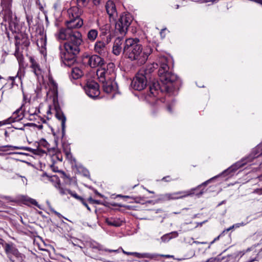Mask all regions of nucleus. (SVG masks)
<instances>
[{"label": "nucleus", "mask_w": 262, "mask_h": 262, "mask_svg": "<svg viewBox=\"0 0 262 262\" xmlns=\"http://www.w3.org/2000/svg\"><path fill=\"white\" fill-rule=\"evenodd\" d=\"M66 25L67 28L60 29L56 36L59 39L67 40L59 46V49L62 63L70 67L76 63V55L79 53V46L82 42L81 33L72 29L81 27L83 21L80 17L69 19L66 21Z\"/></svg>", "instance_id": "f257e3e1"}, {"label": "nucleus", "mask_w": 262, "mask_h": 262, "mask_svg": "<svg viewBox=\"0 0 262 262\" xmlns=\"http://www.w3.org/2000/svg\"><path fill=\"white\" fill-rule=\"evenodd\" d=\"M170 60V58L165 56L159 57L157 64L159 66L158 75L162 85L156 81H153L149 85V96L157 97L162 102H164V99L158 97L164 92L168 93L173 92L176 89L174 83L178 79L177 76L170 70L168 64Z\"/></svg>", "instance_id": "f03ea898"}, {"label": "nucleus", "mask_w": 262, "mask_h": 262, "mask_svg": "<svg viewBox=\"0 0 262 262\" xmlns=\"http://www.w3.org/2000/svg\"><path fill=\"white\" fill-rule=\"evenodd\" d=\"M218 176L213 177L207 181L203 182L199 185L197 187L192 188L190 190L187 191H180L174 192L165 193L161 194L159 195L158 201L160 202H164L176 200L178 199H183L185 197L190 196L192 194L200 196L202 195L204 192V188H202L203 187H205L207 184L211 182L213 179H215Z\"/></svg>", "instance_id": "7ed1b4c3"}, {"label": "nucleus", "mask_w": 262, "mask_h": 262, "mask_svg": "<svg viewBox=\"0 0 262 262\" xmlns=\"http://www.w3.org/2000/svg\"><path fill=\"white\" fill-rule=\"evenodd\" d=\"M142 46L137 38L126 39L123 47V53L131 60H137L141 64Z\"/></svg>", "instance_id": "20e7f679"}, {"label": "nucleus", "mask_w": 262, "mask_h": 262, "mask_svg": "<svg viewBox=\"0 0 262 262\" xmlns=\"http://www.w3.org/2000/svg\"><path fill=\"white\" fill-rule=\"evenodd\" d=\"M99 81L106 79H115L116 78L115 66L113 62L105 64L104 63L99 68L96 72Z\"/></svg>", "instance_id": "39448f33"}, {"label": "nucleus", "mask_w": 262, "mask_h": 262, "mask_svg": "<svg viewBox=\"0 0 262 262\" xmlns=\"http://www.w3.org/2000/svg\"><path fill=\"white\" fill-rule=\"evenodd\" d=\"M132 21L133 18L130 14H122L120 16L118 21H114L115 23V29L121 34L125 35Z\"/></svg>", "instance_id": "423d86ee"}, {"label": "nucleus", "mask_w": 262, "mask_h": 262, "mask_svg": "<svg viewBox=\"0 0 262 262\" xmlns=\"http://www.w3.org/2000/svg\"><path fill=\"white\" fill-rule=\"evenodd\" d=\"M147 73V70L140 71L134 78L131 83L132 87L137 91L143 90L147 85V77L145 76Z\"/></svg>", "instance_id": "0eeeda50"}, {"label": "nucleus", "mask_w": 262, "mask_h": 262, "mask_svg": "<svg viewBox=\"0 0 262 262\" xmlns=\"http://www.w3.org/2000/svg\"><path fill=\"white\" fill-rule=\"evenodd\" d=\"M42 180L46 182L47 181L51 182L54 187L58 189L59 193L62 195H66L69 189L64 188L60 182L59 177L56 175L49 176L47 172H43L41 175Z\"/></svg>", "instance_id": "6e6552de"}, {"label": "nucleus", "mask_w": 262, "mask_h": 262, "mask_svg": "<svg viewBox=\"0 0 262 262\" xmlns=\"http://www.w3.org/2000/svg\"><path fill=\"white\" fill-rule=\"evenodd\" d=\"M84 90L86 95L91 98L97 97L100 94L99 85L93 80L88 81L84 86Z\"/></svg>", "instance_id": "1a4fd4ad"}, {"label": "nucleus", "mask_w": 262, "mask_h": 262, "mask_svg": "<svg viewBox=\"0 0 262 262\" xmlns=\"http://www.w3.org/2000/svg\"><path fill=\"white\" fill-rule=\"evenodd\" d=\"M23 105L17 110H16L12 115L11 117L6 120L1 121L4 125L10 124L16 122H18L23 119L24 117L23 112L21 110Z\"/></svg>", "instance_id": "9d476101"}, {"label": "nucleus", "mask_w": 262, "mask_h": 262, "mask_svg": "<svg viewBox=\"0 0 262 262\" xmlns=\"http://www.w3.org/2000/svg\"><path fill=\"white\" fill-rule=\"evenodd\" d=\"M99 82L102 83L103 91L106 93L115 92L118 89V85L115 79H106L104 81Z\"/></svg>", "instance_id": "9b49d317"}, {"label": "nucleus", "mask_w": 262, "mask_h": 262, "mask_svg": "<svg viewBox=\"0 0 262 262\" xmlns=\"http://www.w3.org/2000/svg\"><path fill=\"white\" fill-rule=\"evenodd\" d=\"M14 38L15 39V47H19L20 46H22L28 49V47L30 46V40L26 34H23L21 33H18L15 35Z\"/></svg>", "instance_id": "f8f14e48"}, {"label": "nucleus", "mask_w": 262, "mask_h": 262, "mask_svg": "<svg viewBox=\"0 0 262 262\" xmlns=\"http://www.w3.org/2000/svg\"><path fill=\"white\" fill-rule=\"evenodd\" d=\"M105 9L109 15L110 21H115L117 16V12L114 3L111 1H107L105 5Z\"/></svg>", "instance_id": "ddd939ff"}, {"label": "nucleus", "mask_w": 262, "mask_h": 262, "mask_svg": "<svg viewBox=\"0 0 262 262\" xmlns=\"http://www.w3.org/2000/svg\"><path fill=\"white\" fill-rule=\"evenodd\" d=\"M247 163V159H243L241 160L236 162L232 165H231L230 167H229L228 169L224 171L221 175L223 176H228L231 174L232 172H233L237 170L238 168L240 167H242V166H244Z\"/></svg>", "instance_id": "4468645a"}, {"label": "nucleus", "mask_w": 262, "mask_h": 262, "mask_svg": "<svg viewBox=\"0 0 262 262\" xmlns=\"http://www.w3.org/2000/svg\"><path fill=\"white\" fill-rule=\"evenodd\" d=\"M88 63L92 68L97 67L100 68V67L104 63V60L102 58L98 55H93L89 57Z\"/></svg>", "instance_id": "2eb2a0df"}, {"label": "nucleus", "mask_w": 262, "mask_h": 262, "mask_svg": "<svg viewBox=\"0 0 262 262\" xmlns=\"http://www.w3.org/2000/svg\"><path fill=\"white\" fill-rule=\"evenodd\" d=\"M94 51L101 56H105L107 53L106 43L102 40H97L94 45Z\"/></svg>", "instance_id": "dca6fc26"}, {"label": "nucleus", "mask_w": 262, "mask_h": 262, "mask_svg": "<svg viewBox=\"0 0 262 262\" xmlns=\"http://www.w3.org/2000/svg\"><path fill=\"white\" fill-rule=\"evenodd\" d=\"M4 248L7 256L13 255L17 258L20 257L21 254L13 244L6 243Z\"/></svg>", "instance_id": "f3484780"}, {"label": "nucleus", "mask_w": 262, "mask_h": 262, "mask_svg": "<svg viewBox=\"0 0 262 262\" xmlns=\"http://www.w3.org/2000/svg\"><path fill=\"white\" fill-rule=\"evenodd\" d=\"M36 45L38 48L45 49L47 45L46 35L44 34L43 30L39 29L37 35Z\"/></svg>", "instance_id": "a211bd4d"}, {"label": "nucleus", "mask_w": 262, "mask_h": 262, "mask_svg": "<svg viewBox=\"0 0 262 262\" xmlns=\"http://www.w3.org/2000/svg\"><path fill=\"white\" fill-rule=\"evenodd\" d=\"M29 61L30 62V68L32 72L37 76H39L41 74V69L40 65L37 61L32 56L29 57Z\"/></svg>", "instance_id": "6ab92c4d"}, {"label": "nucleus", "mask_w": 262, "mask_h": 262, "mask_svg": "<svg viewBox=\"0 0 262 262\" xmlns=\"http://www.w3.org/2000/svg\"><path fill=\"white\" fill-rule=\"evenodd\" d=\"M82 12V10L79 6L71 7L67 11L69 19L80 18Z\"/></svg>", "instance_id": "aec40b11"}, {"label": "nucleus", "mask_w": 262, "mask_h": 262, "mask_svg": "<svg viewBox=\"0 0 262 262\" xmlns=\"http://www.w3.org/2000/svg\"><path fill=\"white\" fill-rule=\"evenodd\" d=\"M7 148H9L10 149H25L28 151L32 152L33 150L30 147H19L16 146H13L11 145H7L4 146H0V156H4L5 155V152H7L9 149H7Z\"/></svg>", "instance_id": "412c9836"}, {"label": "nucleus", "mask_w": 262, "mask_h": 262, "mask_svg": "<svg viewBox=\"0 0 262 262\" xmlns=\"http://www.w3.org/2000/svg\"><path fill=\"white\" fill-rule=\"evenodd\" d=\"M153 49L150 45H148L142 50L141 57V64H144L147 60L148 56L152 52Z\"/></svg>", "instance_id": "4be33fe9"}, {"label": "nucleus", "mask_w": 262, "mask_h": 262, "mask_svg": "<svg viewBox=\"0 0 262 262\" xmlns=\"http://www.w3.org/2000/svg\"><path fill=\"white\" fill-rule=\"evenodd\" d=\"M55 116L56 118L61 121L62 136L65 134L66 117L63 113L59 110H56Z\"/></svg>", "instance_id": "5701e85b"}, {"label": "nucleus", "mask_w": 262, "mask_h": 262, "mask_svg": "<svg viewBox=\"0 0 262 262\" xmlns=\"http://www.w3.org/2000/svg\"><path fill=\"white\" fill-rule=\"evenodd\" d=\"M29 114V119L31 121L36 120L38 118H39V116L38 114L40 113V111L36 107H30L28 111Z\"/></svg>", "instance_id": "b1692460"}, {"label": "nucleus", "mask_w": 262, "mask_h": 262, "mask_svg": "<svg viewBox=\"0 0 262 262\" xmlns=\"http://www.w3.org/2000/svg\"><path fill=\"white\" fill-rule=\"evenodd\" d=\"M122 43V39L118 37L116 38L115 41L114 45L113 47V53L116 55H118L120 54L122 51L121 45Z\"/></svg>", "instance_id": "393cba45"}, {"label": "nucleus", "mask_w": 262, "mask_h": 262, "mask_svg": "<svg viewBox=\"0 0 262 262\" xmlns=\"http://www.w3.org/2000/svg\"><path fill=\"white\" fill-rule=\"evenodd\" d=\"M134 256L139 258H147L149 259H153L155 260H158V254H152L149 253H138L135 252Z\"/></svg>", "instance_id": "a878e982"}, {"label": "nucleus", "mask_w": 262, "mask_h": 262, "mask_svg": "<svg viewBox=\"0 0 262 262\" xmlns=\"http://www.w3.org/2000/svg\"><path fill=\"white\" fill-rule=\"evenodd\" d=\"M105 223L109 226L116 227H120L122 225V221L118 218H106L105 219Z\"/></svg>", "instance_id": "bb28decb"}, {"label": "nucleus", "mask_w": 262, "mask_h": 262, "mask_svg": "<svg viewBox=\"0 0 262 262\" xmlns=\"http://www.w3.org/2000/svg\"><path fill=\"white\" fill-rule=\"evenodd\" d=\"M83 75V72L79 68H72L70 77L73 79H78Z\"/></svg>", "instance_id": "cd10ccee"}, {"label": "nucleus", "mask_w": 262, "mask_h": 262, "mask_svg": "<svg viewBox=\"0 0 262 262\" xmlns=\"http://www.w3.org/2000/svg\"><path fill=\"white\" fill-rule=\"evenodd\" d=\"M98 31L96 29H91L88 33L87 37L89 40L94 41L98 36Z\"/></svg>", "instance_id": "c85d7f7f"}, {"label": "nucleus", "mask_w": 262, "mask_h": 262, "mask_svg": "<svg viewBox=\"0 0 262 262\" xmlns=\"http://www.w3.org/2000/svg\"><path fill=\"white\" fill-rule=\"evenodd\" d=\"M14 55L17 58L19 63H22L24 61V56L21 52L19 51V47H15Z\"/></svg>", "instance_id": "c756f323"}, {"label": "nucleus", "mask_w": 262, "mask_h": 262, "mask_svg": "<svg viewBox=\"0 0 262 262\" xmlns=\"http://www.w3.org/2000/svg\"><path fill=\"white\" fill-rule=\"evenodd\" d=\"M68 193L71 194L72 196L80 201L84 206V204H87L85 200H84V199L79 196L75 191L73 192L71 191L70 189H69V190L67 192V194Z\"/></svg>", "instance_id": "7c9ffc66"}, {"label": "nucleus", "mask_w": 262, "mask_h": 262, "mask_svg": "<svg viewBox=\"0 0 262 262\" xmlns=\"http://www.w3.org/2000/svg\"><path fill=\"white\" fill-rule=\"evenodd\" d=\"M68 193L71 194L72 196L80 201L84 206V204H87L85 200H84V199L79 196L75 191L73 192L71 191L70 189H69V190L67 192V194Z\"/></svg>", "instance_id": "2f4dec72"}, {"label": "nucleus", "mask_w": 262, "mask_h": 262, "mask_svg": "<svg viewBox=\"0 0 262 262\" xmlns=\"http://www.w3.org/2000/svg\"><path fill=\"white\" fill-rule=\"evenodd\" d=\"M78 6L79 7H86L90 0H76Z\"/></svg>", "instance_id": "473e14b6"}, {"label": "nucleus", "mask_w": 262, "mask_h": 262, "mask_svg": "<svg viewBox=\"0 0 262 262\" xmlns=\"http://www.w3.org/2000/svg\"><path fill=\"white\" fill-rule=\"evenodd\" d=\"M225 259V257H223L221 258L220 257V255H218L216 257H211V258H209L208 259H207L205 262H221L222 260H223Z\"/></svg>", "instance_id": "72a5a7b5"}, {"label": "nucleus", "mask_w": 262, "mask_h": 262, "mask_svg": "<svg viewBox=\"0 0 262 262\" xmlns=\"http://www.w3.org/2000/svg\"><path fill=\"white\" fill-rule=\"evenodd\" d=\"M93 248H96L100 251H104L109 252H116L117 251V250H110V249H103L102 248V246H101L100 245H98L97 246H93Z\"/></svg>", "instance_id": "f704fd0d"}, {"label": "nucleus", "mask_w": 262, "mask_h": 262, "mask_svg": "<svg viewBox=\"0 0 262 262\" xmlns=\"http://www.w3.org/2000/svg\"><path fill=\"white\" fill-rule=\"evenodd\" d=\"M63 151L65 153L67 158L70 160H72V155L70 151V148H64L63 149Z\"/></svg>", "instance_id": "c9c22d12"}, {"label": "nucleus", "mask_w": 262, "mask_h": 262, "mask_svg": "<svg viewBox=\"0 0 262 262\" xmlns=\"http://www.w3.org/2000/svg\"><path fill=\"white\" fill-rule=\"evenodd\" d=\"M26 201H27L28 202L32 205L37 206L38 208H40L39 205L38 204L37 202L35 200L32 198H28L26 200Z\"/></svg>", "instance_id": "e433bc0d"}, {"label": "nucleus", "mask_w": 262, "mask_h": 262, "mask_svg": "<svg viewBox=\"0 0 262 262\" xmlns=\"http://www.w3.org/2000/svg\"><path fill=\"white\" fill-rule=\"evenodd\" d=\"M63 183L62 184H61V185L64 188H66L64 187L65 185H71V178H70V176H69L68 177L66 178V179L63 180Z\"/></svg>", "instance_id": "4c0bfd02"}, {"label": "nucleus", "mask_w": 262, "mask_h": 262, "mask_svg": "<svg viewBox=\"0 0 262 262\" xmlns=\"http://www.w3.org/2000/svg\"><path fill=\"white\" fill-rule=\"evenodd\" d=\"M88 200L91 204H95L98 205L102 204L100 201L94 200L92 197H90Z\"/></svg>", "instance_id": "58836bf2"}, {"label": "nucleus", "mask_w": 262, "mask_h": 262, "mask_svg": "<svg viewBox=\"0 0 262 262\" xmlns=\"http://www.w3.org/2000/svg\"><path fill=\"white\" fill-rule=\"evenodd\" d=\"M51 84L52 85V89L54 91V93L55 94H57V84L56 83H55L54 81H52L51 82Z\"/></svg>", "instance_id": "ea45409f"}, {"label": "nucleus", "mask_w": 262, "mask_h": 262, "mask_svg": "<svg viewBox=\"0 0 262 262\" xmlns=\"http://www.w3.org/2000/svg\"><path fill=\"white\" fill-rule=\"evenodd\" d=\"M59 173L60 174V177L62 180L66 179V178L68 177L69 176L67 175L64 171H60Z\"/></svg>", "instance_id": "a19ab883"}, {"label": "nucleus", "mask_w": 262, "mask_h": 262, "mask_svg": "<svg viewBox=\"0 0 262 262\" xmlns=\"http://www.w3.org/2000/svg\"><path fill=\"white\" fill-rule=\"evenodd\" d=\"M161 180L163 181L169 182L172 181V180L170 178V177L169 176H167L163 177Z\"/></svg>", "instance_id": "79ce46f5"}, {"label": "nucleus", "mask_w": 262, "mask_h": 262, "mask_svg": "<svg viewBox=\"0 0 262 262\" xmlns=\"http://www.w3.org/2000/svg\"><path fill=\"white\" fill-rule=\"evenodd\" d=\"M247 224V222H241L239 223H237L234 224V226H235V228H238L241 226H244L246 225Z\"/></svg>", "instance_id": "37998d69"}, {"label": "nucleus", "mask_w": 262, "mask_h": 262, "mask_svg": "<svg viewBox=\"0 0 262 262\" xmlns=\"http://www.w3.org/2000/svg\"><path fill=\"white\" fill-rule=\"evenodd\" d=\"M50 167H51V170L54 172H59V171H60L59 170H58V167L55 166L54 165H51Z\"/></svg>", "instance_id": "c03bdc74"}, {"label": "nucleus", "mask_w": 262, "mask_h": 262, "mask_svg": "<svg viewBox=\"0 0 262 262\" xmlns=\"http://www.w3.org/2000/svg\"><path fill=\"white\" fill-rule=\"evenodd\" d=\"M111 40V36L110 34L109 35L106 36V41H104L106 43V45L108 44Z\"/></svg>", "instance_id": "a18cd8bd"}, {"label": "nucleus", "mask_w": 262, "mask_h": 262, "mask_svg": "<svg viewBox=\"0 0 262 262\" xmlns=\"http://www.w3.org/2000/svg\"><path fill=\"white\" fill-rule=\"evenodd\" d=\"M134 200H135V202H136L143 203H142L143 200L141 199V198L140 197H137V198H135Z\"/></svg>", "instance_id": "49530a36"}, {"label": "nucleus", "mask_w": 262, "mask_h": 262, "mask_svg": "<svg viewBox=\"0 0 262 262\" xmlns=\"http://www.w3.org/2000/svg\"><path fill=\"white\" fill-rule=\"evenodd\" d=\"M117 196L118 197L125 198V199H132L133 198L132 197H130V196H128V195H122L121 194H118L117 195Z\"/></svg>", "instance_id": "de8ad7c7"}, {"label": "nucleus", "mask_w": 262, "mask_h": 262, "mask_svg": "<svg viewBox=\"0 0 262 262\" xmlns=\"http://www.w3.org/2000/svg\"><path fill=\"white\" fill-rule=\"evenodd\" d=\"M101 0H93V3L94 5L97 6L100 4Z\"/></svg>", "instance_id": "09e8293b"}, {"label": "nucleus", "mask_w": 262, "mask_h": 262, "mask_svg": "<svg viewBox=\"0 0 262 262\" xmlns=\"http://www.w3.org/2000/svg\"><path fill=\"white\" fill-rule=\"evenodd\" d=\"M27 23L28 24V25L29 26H30L31 24V23H32V18H30L29 17H27Z\"/></svg>", "instance_id": "8fccbe9b"}, {"label": "nucleus", "mask_w": 262, "mask_h": 262, "mask_svg": "<svg viewBox=\"0 0 262 262\" xmlns=\"http://www.w3.org/2000/svg\"><path fill=\"white\" fill-rule=\"evenodd\" d=\"M234 228H235V226H234V225H232V226L230 227L228 229H227L225 230L224 231H223V233H225V232H228L231 229H233Z\"/></svg>", "instance_id": "3c124183"}, {"label": "nucleus", "mask_w": 262, "mask_h": 262, "mask_svg": "<svg viewBox=\"0 0 262 262\" xmlns=\"http://www.w3.org/2000/svg\"><path fill=\"white\" fill-rule=\"evenodd\" d=\"M34 126H35L38 129L40 130L43 128V125L42 124L37 125L35 124H33Z\"/></svg>", "instance_id": "603ef678"}, {"label": "nucleus", "mask_w": 262, "mask_h": 262, "mask_svg": "<svg viewBox=\"0 0 262 262\" xmlns=\"http://www.w3.org/2000/svg\"><path fill=\"white\" fill-rule=\"evenodd\" d=\"M123 253L127 255H134V254L135 253V252H125L124 251H123Z\"/></svg>", "instance_id": "864d4df0"}, {"label": "nucleus", "mask_w": 262, "mask_h": 262, "mask_svg": "<svg viewBox=\"0 0 262 262\" xmlns=\"http://www.w3.org/2000/svg\"><path fill=\"white\" fill-rule=\"evenodd\" d=\"M159 256H161V257H170L171 256L169 255H163V254H158Z\"/></svg>", "instance_id": "5fc2aeb1"}, {"label": "nucleus", "mask_w": 262, "mask_h": 262, "mask_svg": "<svg viewBox=\"0 0 262 262\" xmlns=\"http://www.w3.org/2000/svg\"><path fill=\"white\" fill-rule=\"evenodd\" d=\"M255 2L262 5V0H253Z\"/></svg>", "instance_id": "6e6d98bb"}, {"label": "nucleus", "mask_w": 262, "mask_h": 262, "mask_svg": "<svg viewBox=\"0 0 262 262\" xmlns=\"http://www.w3.org/2000/svg\"><path fill=\"white\" fill-rule=\"evenodd\" d=\"M216 0H203V3L213 2Z\"/></svg>", "instance_id": "4d7b16f0"}, {"label": "nucleus", "mask_w": 262, "mask_h": 262, "mask_svg": "<svg viewBox=\"0 0 262 262\" xmlns=\"http://www.w3.org/2000/svg\"><path fill=\"white\" fill-rule=\"evenodd\" d=\"M8 258L10 259V261L12 262H14V260L12 258V255L7 256Z\"/></svg>", "instance_id": "13d9d810"}, {"label": "nucleus", "mask_w": 262, "mask_h": 262, "mask_svg": "<svg viewBox=\"0 0 262 262\" xmlns=\"http://www.w3.org/2000/svg\"><path fill=\"white\" fill-rule=\"evenodd\" d=\"M95 193L96 194L100 196V197H103V195H102L101 193L98 192L97 190L95 191Z\"/></svg>", "instance_id": "bf43d9fd"}, {"label": "nucleus", "mask_w": 262, "mask_h": 262, "mask_svg": "<svg viewBox=\"0 0 262 262\" xmlns=\"http://www.w3.org/2000/svg\"><path fill=\"white\" fill-rule=\"evenodd\" d=\"M167 109L169 112H172V110L170 105H168L167 107Z\"/></svg>", "instance_id": "052dcab7"}, {"label": "nucleus", "mask_w": 262, "mask_h": 262, "mask_svg": "<svg viewBox=\"0 0 262 262\" xmlns=\"http://www.w3.org/2000/svg\"><path fill=\"white\" fill-rule=\"evenodd\" d=\"M84 206L87 208V209H88L89 211H91V208H90V207L88 206V204H84Z\"/></svg>", "instance_id": "680f3d73"}, {"label": "nucleus", "mask_w": 262, "mask_h": 262, "mask_svg": "<svg viewBox=\"0 0 262 262\" xmlns=\"http://www.w3.org/2000/svg\"><path fill=\"white\" fill-rule=\"evenodd\" d=\"M220 237V235H219V236H218L217 237H216V238H215L214 239V241H216L218 240V239H219Z\"/></svg>", "instance_id": "e2e57ef3"}, {"label": "nucleus", "mask_w": 262, "mask_h": 262, "mask_svg": "<svg viewBox=\"0 0 262 262\" xmlns=\"http://www.w3.org/2000/svg\"><path fill=\"white\" fill-rule=\"evenodd\" d=\"M201 243L200 242H198V241H194L193 242V243H195L196 244H201Z\"/></svg>", "instance_id": "0e129e2a"}, {"label": "nucleus", "mask_w": 262, "mask_h": 262, "mask_svg": "<svg viewBox=\"0 0 262 262\" xmlns=\"http://www.w3.org/2000/svg\"><path fill=\"white\" fill-rule=\"evenodd\" d=\"M40 120H41L42 121V122H43V123H46V120H45L44 119H43V118H40Z\"/></svg>", "instance_id": "69168bd1"}, {"label": "nucleus", "mask_w": 262, "mask_h": 262, "mask_svg": "<svg viewBox=\"0 0 262 262\" xmlns=\"http://www.w3.org/2000/svg\"><path fill=\"white\" fill-rule=\"evenodd\" d=\"M215 241H214V239L211 242H210V243L209 244L210 245H211L212 244H213Z\"/></svg>", "instance_id": "338daca9"}, {"label": "nucleus", "mask_w": 262, "mask_h": 262, "mask_svg": "<svg viewBox=\"0 0 262 262\" xmlns=\"http://www.w3.org/2000/svg\"><path fill=\"white\" fill-rule=\"evenodd\" d=\"M207 244V243L206 242H202L201 243V244Z\"/></svg>", "instance_id": "774afa93"}]
</instances>
